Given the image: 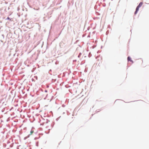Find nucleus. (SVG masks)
<instances>
[{
	"label": "nucleus",
	"mask_w": 149,
	"mask_h": 149,
	"mask_svg": "<svg viewBox=\"0 0 149 149\" xmlns=\"http://www.w3.org/2000/svg\"><path fill=\"white\" fill-rule=\"evenodd\" d=\"M7 19H9V17H8Z\"/></svg>",
	"instance_id": "20e7f679"
},
{
	"label": "nucleus",
	"mask_w": 149,
	"mask_h": 149,
	"mask_svg": "<svg viewBox=\"0 0 149 149\" xmlns=\"http://www.w3.org/2000/svg\"><path fill=\"white\" fill-rule=\"evenodd\" d=\"M127 60L128 61H130L132 63H133V61L131 60V58L129 56L127 57Z\"/></svg>",
	"instance_id": "f03ea898"
},
{
	"label": "nucleus",
	"mask_w": 149,
	"mask_h": 149,
	"mask_svg": "<svg viewBox=\"0 0 149 149\" xmlns=\"http://www.w3.org/2000/svg\"><path fill=\"white\" fill-rule=\"evenodd\" d=\"M143 4V3L142 2H141L139 3V5L137 6V8H136V10L135 12V13H134L135 14H136L137 13V12L139 10V8L140 7H141L142 6Z\"/></svg>",
	"instance_id": "f257e3e1"
},
{
	"label": "nucleus",
	"mask_w": 149,
	"mask_h": 149,
	"mask_svg": "<svg viewBox=\"0 0 149 149\" xmlns=\"http://www.w3.org/2000/svg\"><path fill=\"white\" fill-rule=\"evenodd\" d=\"M33 132V130H31L30 132V135H31L32 133Z\"/></svg>",
	"instance_id": "7ed1b4c3"
}]
</instances>
